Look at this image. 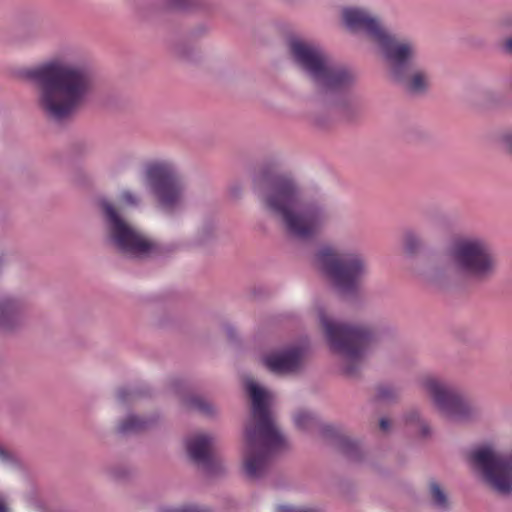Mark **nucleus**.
Segmentation results:
<instances>
[{
    "instance_id": "nucleus-14",
    "label": "nucleus",
    "mask_w": 512,
    "mask_h": 512,
    "mask_svg": "<svg viewBox=\"0 0 512 512\" xmlns=\"http://www.w3.org/2000/svg\"><path fill=\"white\" fill-rule=\"evenodd\" d=\"M212 443L213 439L204 434L193 436L186 443L190 458L206 470H210L213 463L210 454Z\"/></svg>"
},
{
    "instance_id": "nucleus-16",
    "label": "nucleus",
    "mask_w": 512,
    "mask_h": 512,
    "mask_svg": "<svg viewBox=\"0 0 512 512\" xmlns=\"http://www.w3.org/2000/svg\"><path fill=\"white\" fill-rule=\"evenodd\" d=\"M19 312V304L12 298L0 302V326L8 327Z\"/></svg>"
},
{
    "instance_id": "nucleus-10",
    "label": "nucleus",
    "mask_w": 512,
    "mask_h": 512,
    "mask_svg": "<svg viewBox=\"0 0 512 512\" xmlns=\"http://www.w3.org/2000/svg\"><path fill=\"white\" fill-rule=\"evenodd\" d=\"M472 468L496 492H512V452L504 454L491 444H484L471 450Z\"/></svg>"
},
{
    "instance_id": "nucleus-11",
    "label": "nucleus",
    "mask_w": 512,
    "mask_h": 512,
    "mask_svg": "<svg viewBox=\"0 0 512 512\" xmlns=\"http://www.w3.org/2000/svg\"><path fill=\"white\" fill-rule=\"evenodd\" d=\"M143 176L146 185L165 211L179 208L184 200V187L176 166L168 160H153L145 164Z\"/></svg>"
},
{
    "instance_id": "nucleus-19",
    "label": "nucleus",
    "mask_w": 512,
    "mask_h": 512,
    "mask_svg": "<svg viewBox=\"0 0 512 512\" xmlns=\"http://www.w3.org/2000/svg\"><path fill=\"white\" fill-rule=\"evenodd\" d=\"M195 0H166L163 8L169 12H185L195 6Z\"/></svg>"
},
{
    "instance_id": "nucleus-5",
    "label": "nucleus",
    "mask_w": 512,
    "mask_h": 512,
    "mask_svg": "<svg viewBox=\"0 0 512 512\" xmlns=\"http://www.w3.org/2000/svg\"><path fill=\"white\" fill-rule=\"evenodd\" d=\"M293 63L318 88L326 91H340L355 84V72L344 65L336 64L318 45L292 37L288 42Z\"/></svg>"
},
{
    "instance_id": "nucleus-25",
    "label": "nucleus",
    "mask_w": 512,
    "mask_h": 512,
    "mask_svg": "<svg viewBox=\"0 0 512 512\" xmlns=\"http://www.w3.org/2000/svg\"><path fill=\"white\" fill-rule=\"evenodd\" d=\"M159 512H206V511L203 509H200L196 505L189 504V505H183V506L177 507V508H170V507L161 508Z\"/></svg>"
},
{
    "instance_id": "nucleus-8",
    "label": "nucleus",
    "mask_w": 512,
    "mask_h": 512,
    "mask_svg": "<svg viewBox=\"0 0 512 512\" xmlns=\"http://www.w3.org/2000/svg\"><path fill=\"white\" fill-rule=\"evenodd\" d=\"M315 267L342 292H354L368 275L364 257L354 250L320 247L314 255Z\"/></svg>"
},
{
    "instance_id": "nucleus-34",
    "label": "nucleus",
    "mask_w": 512,
    "mask_h": 512,
    "mask_svg": "<svg viewBox=\"0 0 512 512\" xmlns=\"http://www.w3.org/2000/svg\"><path fill=\"white\" fill-rule=\"evenodd\" d=\"M0 512H6V507L1 501H0Z\"/></svg>"
},
{
    "instance_id": "nucleus-29",
    "label": "nucleus",
    "mask_w": 512,
    "mask_h": 512,
    "mask_svg": "<svg viewBox=\"0 0 512 512\" xmlns=\"http://www.w3.org/2000/svg\"><path fill=\"white\" fill-rule=\"evenodd\" d=\"M504 148L512 154V132H506L501 138Z\"/></svg>"
},
{
    "instance_id": "nucleus-1",
    "label": "nucleus",
    "mask_w": 512,
    "mask_h": 512,
    "mask_svg": "<svg viewBox=\"0 0 512 512\" xmlns=\"http://www.w3.org/2000/svg\"><path fill=\"white\" fill-rule=\"evenodd\" d=\"M23 75L37 86V107L53 121L68 119L83 107L95 83L92 67L71 48L25 70Z\"/></svg>"
},
{
    "instance_id": "nucleus-35",
    "label": "nucleus",
    "mask_w": 512,
    "mask_h": 512,
    "mask_svg": "<svg viewBox=\"0 0 512 512\" xmlns=\"http://www.w3.org/2000/svg\"><path fill=\"white\" fill-rule=\"evenodd\" d=\"M510 85L512 86V75H511V78H510Z\"/></svg>"
},
{
    "instance_id": "nucleus-15",
    "label": "nucleus",
    "mask_w": 512,
    "mask_h": 512,
    "mask_svg": "<svg viewBox=\"0 0 512 512\" xmlns=\"http://www.w3.org/2000/svg\"><path fill=\"white\" fill-rule=\"evenodd\" d=\"M412 93L424 92L430 84V76L423 70H414L410 75L406 72L405 79L399 81Z\"/></svg>"
},
{
    "instance_id": "nucleus-30",
    "label": "nucleus",
    "mask_w": 512,
    "mask_h": 512,
    "mask_svg": "<svg viewBox=\"0 0 512 512\" xmlns=\"http://www.w3.org/2000/svg\"><path fill=\"white\" fill-rule=\"evenodd\" d=\"M380 427L383 431H387L390 427V422L386 418L380 420Z\"/></svg>"
},
{
    "instance_id": "nucleus-27",
    "label": "nucleus",
    "mask_w": 512,
    "mask_h": 512,
    "mask_svg": "<svg viewBox=\"0 0 512 512\" xmlns=\"http://www.w3.org/2000/svg\"><path fill=\"white\" fill-rule=\"evenodd\" d=\"M405 245L409 251H413L420 245V239L416 234L409 232L405 236Z\"/></svg>"
},
{
    "instance_id": "nucleus-22",
    "label": "nucleus",
    "mask_w": 512,
    "mask_h": 512,
    "mask_svg": "<svg viewBox=\"0 0 512 512\" xmlns=\"http://www.w3.org/2000/svg\"><path fill=\"white\" fill-rule=\"evenodd\" d=\"M189 405L201 413L212 416L216 413V408L206 399L193 397L189 400Z\"/></svg>"
},
{
    "instance_id": "nucleus-26",
    "label": "nucleus",
    "mask_w": 512,
    "mask_h": 512,
    "mask_svg": "<svg viewBox=\"0 0 512 512\" xmlns=\"http://www.w3.org/2000/svg\"><path fill=\"white\" fill-rule=\"evenodd\" d=\"M377 396L381 400H391L396 396V390L389 385L381 386L378 389Z\"/></svg>"
},
{
    "instance_id": "nucleus-33",
    "label": "nucleus",
    "mask_w": 512,
    "mask_h": 512,
    "mask_svg": "<svg viewBox=\"0 0 512 512\" xmlns=\"http://www.w3.org/2000/svg\"><path fill=\"white\" fill-rule=\"evenodd\" d=\"M505 48L508 50V51H512V38L508 39L505 43Z\"/></svg>"
},
{
    "instance_id": "nucleus-24",
    "label": "nucleus",
    "mask_w": 512,
    "mask_h": 512,
    "mask_svg": "<svg viewBox=\"0 0 512 512\" xmlns=\"http://www.w3.org/2000/svg\"><path fill=\"white\" fill-rule=\"evenodd\" d=\"M0 464L6 467H15L18 464L17 457L0 445Z\"/></svg>"
},
{
    "instance_id": "nucleus-20",
    "label": "nucleus",
    "mask_w": 512,
    "mask_h": 512,
    "mask_svg": "<svg viewBox=\"0 0 512 512\" xmlns=\"http://www.w3.org/2000/svg\"><path fill=\"white\" fill-rule=\"evenodd\" d=\"M430 494L436 508L444 510L448 507L447 496L437 483H431Z\"/></svg>"
},
{
    "instance_id": "nucleus-12",
    "label": "nucleus",
    "mask_w": 512,
    "mask_h": 512,
    "mask_svg": "<svg viewBox=\"0 0 512 512\" xmlns=\"http://www.w3.org/2000/svg\"><path fill=\"white\" fill-rule=\"evenodd\" d=\"M420 385L437 410L447 419L464 421L472 416L473 409L470 404L449 382L434 375H427L420 380Z\"/></svg>"
},
{
    "instance_id": "nucleus-32",
    "label": "nucleus",
    "mask_w": 512,
    "mask_h": 512,
    "mask_svg": "<svg viewBox=\"0 0 512 512\" xmlns=\"http://www.w3.org/2000/svg\"><path fill=\"white\" fill-rule=\"evenodd\" d=\"M279 512H296L293 508L289 506H279Z\"/></svg>"
},
{
    "instance_id": "nucleus-4",
    "label": "nucleus",
    "mask_w": 512,
    "mask_h": 512,
    "mask_svg": "<svg viewBox=\"0 0 512 512\" xmlns=\"http://www.w3.org/2000/svg\"><path fill=\"white\" fill-rule=\"evenodd\" d=\"M342 15L349 30L365 34L378 46L392 78L395 81L404 80L406 72L413 67L417 58L413 43L391 34L368 10L348 7L343 10Z\"/></svg>"
},
{
    "instance_id": "nucleus-23",
    "label": "nucleus",
    "mask_w": 512,
    "mask_h": 512,
    "mask_svg": "<svg viewBox=\"0 0 512 512\" xmlns=\"http://www.w3.org/2000/svg\"><path fill=\"white\" fill-rule=\"evenodd\" d=\"M119 202L124 206L136 207L139 205V197L131 191H122L119 195Z\"/></svg>"
},
{
    "instance_id": "nucleus-2",
    "label": "nucleus",
    "mask_w": 512,
    "mask_h": 512,
    "mask_svg": "<svg viewBox=\"0 0 512 512\" xmlns=\"http://www.w3.org/2000/svg\"><path fill=\"white\" fill-rule=\"evenodd\" d=\"M253 185L263 209L279 218L291 236L311 238L329 223L324 202L304 195L291 177L265 169L254 176Z\"/></svg>"
},
{
    "instance_id": "nucleus-6",
    "label": "nucleus",
    "mask_w": 512,
    "mask_h": 512,
    "mask_svg": "<svg viewBox=\"0 0 512 512\" xmlns=\"http://www.w3.org/2000/svg\"><path fill=\"white\" fill-rule=\"evenodd\" d=\"M447 255L451 269L469 282H486L497 272L496 254L482 237L465 235L453 239Z\"/></svg>"
},
{
    "instance_id": "nucleus-13",
    "label": "nucleus",
    "mask_w": 512,
    "mask_h": 512,
    "mask_svg": "<svg viewBox=\"0 0 512 512\" xmlns=\"http://www.w3.org/2000/svg\"><path fill=\"white\" fill-rule=\"evenodd\" d=\"M303 349L290 347L288 349L267 354L263 357L264 365L277 374H288L298 371L302 365Z\"/></svg>"
},
{
    "instance_id": "nucleus-28",
    "label": "nucleus",
    "mask_w": 512,
    "mask_h": 512,
    "mask_svg": "<svg viewBox=\"0 0 512 512\" xmlns=\"http://www.w3.org/2000/svg\"><path fill=\"white\" fill-rule=\"evenodd\" d=\"M356 448H357L356 443L349 439H343L341 441V449L346 454H350L353 450H356Z\"/></svg>"
},
{
    "instance_id": "nucleus-3",
    "label": "nucleus",
    "mask_w": 512,
    "mask_h": 512,
    "mask_svg": "<svg viewBox=\"0 0 512 512\" xmlns=\"http://www.w3.org/2000/svg\"><path fill=\"white\" fill-rule=\"evenodd\" d=\"M245 388L252 411L245 427L242 464L245 475L257 480L267 473L272 455L286 447V439L270 412L271 394L251 379L246 380Z\"/></svg>"
},
{
    "instance_id": "nucleus-31",
    "label": "nucleus",
    "mask_w": 512,
    "mask_h": 512,
    "mask_svg": "<svg viewBox=\"0 0 512 512\" xmlns=\"http://www.w3.org/2000/svg\"><path fill=\"white\" fill-rule=\"evenodd\" d=\"M127 395H128V392L124 389L119 390L117 393V397H118L119 401H121V402L125 401Z\"/></svg>"
},
{
    "instance_id": "nucleus-9",
    "label": "nucleus",
    "mask_w": 512,
    "mask_h": 512,
    "mask_svg": "<svg viewBox=\"0 0 512 512\" xmlns=\"http://www.w3.org/2000/svg\"><path fill=\"white\" fill-rule=\"evenodd\" d=\"M109 242L122 254L144 258L156 250V244L130 225L109 202L102 204Z\"/></svg>"
},
{
    "instance_id": "nucleus-18",
    "label": "nucleus",
    "mask_w": 512,
    "mask_h": 512,
    "mask_svg": "<svg viewBox=\"0 0 512 512\" xmlns=\"http://www.w3.org/2000/svg\"><path fill=\"white\" fill-rule=\"evenodd\" d=\"M145 425L146 421L138 416L130 414L119 424L118 430L120 433L127 434L136 432L145 427Z\"/></svg>"
},
{
    "instance_id": "nucleus-17",
    "label": "nucleus",
    "mask_w": 512,
    "mask_h": 512,
    "mask_svg": "<svg viewBox=\"0 0 512 512\" xmlns=\"http://www.w3.org/2000/svg\"><path fill=\"white\" fill-rule=\"evenodd\" d=\"M294 422L299 429L310 431L318 424V419L309 411H299L294 416Z\"/></svg>"
},
{
    "instance_id": "nucleus-21",
    "label": "nucleus",
    "mask_w": 512,
    "mask_h": 512,
    "mask_svg": "<svg viewBox=\"0 0 512 512\" xmlns=\"http://www.w3.org/2000/svg\"><path fill=\"white\" fill-rule=\"evenodd\" d=\"M405 422L407 423V425H413V424L418 425L420 434L423 437H427V436L431 435L430 426L420 418V415L417 411L409 412L405 416Z\"/></svg>"
},
{
    "instance_id": "nucleus-7",
    "label": "nucleus",
    "mask_w": 512,
    "mask_h": 512,
    "mask_svg": "<svg viewBox=\"0 0 512 512\" xmlns=\"http://www.w3.org/2000/svg\"><path fill=\"white\" fill-rule=\"evenodd\" d=\"M318 318L330 349L342 356L345 373L353 375L371 346L372 333L366 327L337 321L322 308Z\"/></svg>"
}]
</instances>
